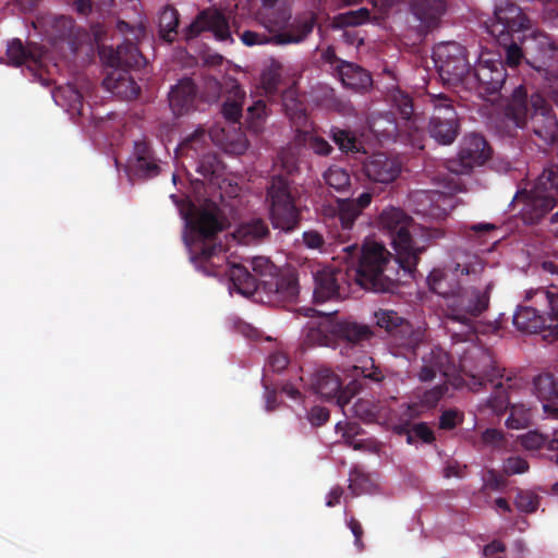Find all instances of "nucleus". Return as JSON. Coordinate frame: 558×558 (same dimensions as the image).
I'll return each instance as SVG.
<instances>
[{
	"label": "nucleus",
	"instance_id": "54",
	"mask_svg": "<svg viewBox=\"0 0 558 558\" xmlns=\"http://www.w3.org/2000/svg\"><path fill=\"white\" fill-rule=\"evenodd\" d=\"M515 507L523 512H534L538 507L537 496L529 492H519L514 500Z\"/></svg>",
	"mask_w": 558,
	"mask_h": 558
},
{
	"label": "nucleus",
	"instance_id": "28",
	"mask_svg": "<svg viewBox=\"0 0 558 558\" xmlns=\"http://www.w3.org/2000/svg\"><path fill=\"white\" fill-rule=\"evenodd\" d=\"M411 11L421 25L429 31L439 26L447 11V2L446 0H413Z\"/></svg>",
	"mask_w": 558,
	"mask_h": 558
},
{
	"label": "nucleus",
	"instance_id": "39",
	"mask_svg": "<svg viewBox=\"0 0 558 558\" xmlns=\"http://www.w3.org/2000/svg\"><path fill=\"white\" fill-rule=\"evenodd\" d=\"M333 336V323L324 320L317 325L308 326L305 340L310 344L329 345Z\"/></svg>",
	"mask_w": 558,
	"mask_h": 558
},
{
	"label": "nucleus",
	"instance_id": "63",
	"mask_svg": "<svg viewBox=\"0 0 558 558\" xmlns=\"http://www.w3.org/2000/svg\"><path fill=\"white\" fill-rule=\"evenodd\" d=\"M302 238L305 246L308 248L322 250L325 245V239L323 234L316 230L304 231Z\"/></svg>",
	"mask_w": 558,
	"mask_h": 558
},
{
	"label": "nucleus",
	"instance_id": "4",
	"mask_svg": "<svg viewBox=\"0 0 558 558\" xmlns=\"http://www.w3.org/2000/svg\"><path fill=\"white\" fill-rule=\"evenodd\" d=\"M477 283L478 286L470 283L459 288L444 304L445 318L447 322L460 324L465 337L477 332V319L488 310L494 289L492 280H482Z\"/></svg>",
	"mask_w": 558,
	"mask_h": 558
},
{
	"label": "nucleus",
	"instance_id": "31",
	"mask_svg": "<svg viewBox=\"0 0 558 558\" xmlns=\"http://www.w3.org/2000/svg\"><path fill=\"white\" fill-rule=\"evenodd\" d=\"M527 112V92L523 85H519L511 93L509 102L505 108V118L512 123L515 130L525 125Z\"/></svg>",
	"mask_w": 558,
	"mask_h": 558
},
{
	"label": "nucleus",
	"instance_id": "12",
	"mask_svg": "<svg viewBox=\"0 0 558 558\" xmlns=\"http://www.w3.org/2000/svg\"><path fill=\"white\" fill-rule=\"evenodd\" d=\"M359 267L350 269L347 265L342 267H323L314 274V292L313 298L316 303H324L330 300L342 299L349 294L350 277L363 288L356 280L355 270Z\"/></svg>",
	"mask_w": 558,
	"mask_h": 558
},
{
	"label": "nucleus",
	"instance_id": "26",
	"mask_svg": "<svg viewBox=\"0 0 558 558\" xmlns=\"http://www.w3.org/2000/svg\"><path fill=\"white\" fill-rule=\"evenodd\" d=\"M333 336L352 347H363L375 333L368 325L343 319L333 323Z\"/></svg>",
	"mask_w": 558,
	"mask_h": 558
},
{
	"label": "nucleus",
	"instance_id": "51",
	"mask_svg": "<svg viewBox=\"0 0 558 558\" xmlns=\"http://www.w3.org/2000/svg\"><path fill=\"white\" fill-rule=\"evenodd\" d=\"M542 117L545 119V122H546V125L541 129V128H537L535 125V122L536 120L538 119V113L537 111L534 113V116L532 117V121L534 123L533 125V130H534V133L541 137L542 140L544 141H551L555 138L556 136V133H557V124H556V121L553 117L550 116H546L545 117V113L542 112Z\"/></svg>",
	"mask_w": 558,
	"mask_h": 558
},
{
	"label": "nucleus",
	"instance_id": "5",
	"mask_svg": "<svg viewBox=\"0 0 558 558\" xmlns=\"http://www.w3.org/2000/svg\"><path fill=\"white\" fill-rule=\"evenodd\" d=\"M376 326L384 329L387 342L396 356L408 360L414 359L417 349L424 340L425 332L420 327H414L408 319L396 311L379 308L374 313Z\"/></svg>",
	"mask_w": 558,
	"mask_h": 558
},
{
	"label": "nucleus",
	"instance_id": "43",
	"mask_svg": "<svg viewBox=\"0 0 558 558\" xmlns=\"http://www.w3.org/2000/svg\"><path fill=\"white\" fill-rule=\"evenodd\" d=\"M395 430L400 435L405 434L409 444L413 442V434L425 444H432L435 440L434 432L424 422L415 424L412 429H409L407 425H397Z\"/></svg>",
	"mask_w": 558,
	"mask_h": 558
},
{
	"label": "nucleus",
	"instance_id": "38",
	"mask_svg": "<svg viewBox=\"0 0 558 558\" xmlns=\"http://www.w3.org/2000/svg\"><path fill=\"white\" fill-rule=\"evenodd\" d=\"M267 118V105L263 99L254 101L246 109L245 124L253 133L262 132Z\"/></svg>",
	"mask_w": 558,
	"mask_h": 558
},
{
	"label": "nucleus",
	"instance_id": "23",
	"mask_svg": "<svg viewBox=\"0 0 558 558\" xmlns=\"http://www.w3.org/2000/svg\"><path fill=\"white\" fill-rule=\"evenodd\" d=\"M197 86L192 78H183L169 93V106L174 116L181 117L195 109Z\"/></svg>",
	"mask_w": 558,
	"mask_h": 558
},
{
	"label": "nucleus",
	"instance_id": "58",
	"mask_svg": "<svg viewBox=\"0 0 558 558\" xmlns=\"http://www.w3.org/2000/svg\"><path fill=\"white\" fill-rule=\"evenodd\" d=\"M529 470V463L521 457H510L504 463V471L508 475L522 474Z\"/></svg>",
	"mask_w": 558,
	"mask_h": 558
},
{
	"label": "nucleus",
	"instance_id": "56",
	"mask_svg": "<svg viewBox=\"0 0 558 558\" xmlns=\"http://www.w3.org/2000/svg\"><path fill=\"white\" fill-rule=\"evenodd\" d=\"M414 199L423 204L418 209L423 215L435 216V191H421L414 194Z\"/></svg>",
	"mask_w": 558,
	"mask_h": 558
},
{
	"label": "nucleus",
	"instance_id": "16",
	"mask_svg": "<svg viewBox=\"0 0 558 558\" xmlns=\"http://www.w3.org/2000/svg\"><path fill=\"white\" fill-rule=\"evenodd\" d=\"M204 32H210L220 41L232 40L229 19L217 8H207L198 12L192 23L185 28L186 40L198 37Z\"/></svg>",
	"mask_w": 558,
	"mask_h": 558
},
{
	"label": "nucleus",
	"instance_id": "2",
	"mask_svg": "<svg viewBox=\"0 0 558 558\" xmlns=\"http://www.w3.org/2000/svg\"><path fill=\"white\" fill-rule=\"evenodd\" d=\"M217 207L204 208L191 205L184 215L189 234L184 240L195 266L208 276L228 275L233 286L242 294H251L258 287V279L241 264L225 263L223 247L216 242L222 230Z\"/></svg>",
	"mask_w": 558,
	"mask_h": 558
},
{
	"label": "nucleus",
	"instance_id": "64",
	"mask_svg": "<svg viewBox=\"0 0 558 558\" xmlns=\"http://www.w3.org/2000/svg\"><path fill=\"white\" fill-rule=\"evenodd\" d=\"M347 525L354 536V546L356 547L357 551H363L365 545L362 541V537L364 535L362 524L355 518L352 517L348 520Z\"/></svg>",
	"mask_w": 558,
	"mask_h": 558
},
{
	"label": "nucleus",
	"instance_id": "10",
	"mask_svg": "<svg viewBox=\"0 0 558 558\" xmlns=\"http://www.w3.org/2000/svg\"><path fill=\"white\" fill-rule=\"evenodd\" d=\"M434 60L445 84L466 87L471 65L464 46L456 41L441 43L434 49Z\"/></svg>",
	"mask_w": 558,
	"mask_h": 558
},
{
	"label": "nucleus",
	"instance_id": "33",
	"mask_svg": "<svg viewBox=\"0 0 558 558\" xmlns=\"http://www.w3.org/2000/svg\"><path fill=\"white\" fill-rule=\"evenodd\" d=\"M498 45L504 49L505 66L517 68L525 59L522 45L526 40L525 34L517 35H501L495 37Z\"/></svg>",
	"mask_w": 558,
	"mask_h": 558
},
{
	"label": "nucleus",
	"instance_id": "11",
	"mask_svg": "<svg viewBox=\"0 0 558 558\" xmlns=\"http://www.w3.org/2000/svg\"><path fill=\"white\" fill-rule=\"evenodd\" d=\"M428 102L433 107L428 132L439 144L453 143L459 134V120L453 100L445 94H428Z\"/></svg>",
	"mask_w": 558,
	"mask_h": 558
},
{
	"label": "nucleus",
	"instance_id": "40",
	"mask_svg": "<svg viewBox=\"0 0 558 558\" xmlns=\"http://www.w3.org/2000/svg\"><path fill=\"white\" fill-rule=\"evenodd\" d=\"M349 481V488L355 496L372 493L375 488V482L373 477L365 473L364 470L360 466H354L351 470Z\"/></svg>",
	"mask_w": 558,
	"mask_h": 558
},
{
	"label": "nucleus",
	"instance_id": "24",
	"mask_svg": "<svg viewBox=\"0 0 558 558\" xmlns=\"http://www.w3.org/2000/svg\"><path fill=\"white\" fill-rule=\"evenodd\" d=\"M317 24V15L313 11H305L296 14L293 21L289 22L286 34H278L276 41L281 45L300 44L304 41L312 33Z\"/></svg>",
	"mask_w": 558,
	"mask_h": 558
},
{
	"label": "nucleus",
	"instance_id": "41",
	"mask_svg": "<svg viewBox=\"0 0 558 558\" xmlns=\"http://www.w3.org/2000/svg\"><path fill=\"white\" fill-rule=\"evenodd\" d=\"M276 166L280 169L278 174H281L288 180H291L290 178L300 171L298 155L290 148L282 149L278 154Z\"/></svg>",
	"mask_w": 558,
	"mask_h": 558
},
{
	"label": "nucleus",
	"instance_id": "13",
	"mask_svg": "<svg viewBox=\"0 0 558 558\" xmlns=\"http://www.w3.org/2000/svg\"><path fill=\"white\" fill-rule=\"evenodd\" d=\"M206 89L213 99L223 97L220 112L225 120L232 124H241L246 93L238 80L231 76H225L222 81L208 78Z\"/></svg>",
	"mask_w": 558,
	"mask_h": 558
},
{
	"label": "nucleus",
	"instance_id": "19",
	"mask_svg": "<svg viewBox=\"0 0 558 558\" xmlns=\"http://www.w3.org/2000/svg\"><path fill=\"white\" fill-rule=\"evenodd\" d=\"M264 291L280 302H294L300 293L298 275L294 269H282L270 279H263Z\"/></svg>",
	"mask_w": 558,
	"mask_h": 558
},
{
	"label": "nucleus",
	"instance_id": "61",
	"mask_svg": "<svg viewBox=\"0 0 558 558\" xmlns=\"http://www.w3.org/2000/svg\"><path fill=\"white\" fill-rule=\"evenodd\" d=\"M329 417L330 412L324 407L315 405L307 412V420L315 427L326 424Z\"/></svg>",
	"mask_w": 558,
	"mask_h": 558
},
{
	"label": "nucleus",
	"instance_id": "15",
	"mask_svg": "<svg viewBox=\"0 0 558 558\" xmlns=\"http://www.w3.org/2000/svg\"><path fill=\"white\" fill-rule=\"evenodd\" d=\"M495 21L488 27L492 36L524 34L531 23L522 9L510 0H499L494 10Z\"/></svg>",
	"mask_w": 558,
	"mask_h": 558
},
{
	"label": "nucleus",
	"instance_id": "14",
	"mask_svg": "<svg viewBox=\"0 0 558 558\" xmlns=\"http://www.w3.org/2000/svg\"><path fill=\"white\" fill-rule=\"evenodd\" d=\"M373 195L369 192L361 193L355 199L337 198L335 203L328 204L323 208V215L330 219L333 226L340 225V236H348L354 226L356 218L362 210L369 206Z\"/></svg>",
	"mask_w": 558,
	"mask_h": 558
},
{
	"label": "nucleus",
	"instance_id": "32",
	"mask_svg": "<svg viewBox=\"0 0 558 558\" xmlns=\"http://www.w3.org/2000/svg\"><path fill=\"white\" fill-rule=\"evenodd\" d=\"M337 71L342 84L348 88L365 89L373 83L371 74L357 64L341 61L337 65Z\"/></svg>",
	"mask_w": 558,
	"mask_h": 558
},
{
	"label": "nucleus",
	"instance_id": "3",
	"mask_svg": "<svg viewBox=\"0 0 558 558\" xmlns=\"http://www.w3.org/2000/svg\"><path fill=\"white\" fill-rule=\"evenodd\" d=\"M118 31L125 36L124 41L116 49L102 46L99 56L107 66L117 71L108 75L104 84L112 93L123 94L129 99H134L140 95V86L126 74L130 69L140 68L145 63V58L138 49L136 41L145 35L143 25L132 26L131 24L119 21Z\"/></svg>",
	"mask_w": 558,
	"mask_h": 558
},
{
	"label": "nucleus",
	"instance_id": "47",
	"mask_svg": "<svg viewBox=\"0 0 558 558\" xmlns=\"http://www.w3.org/2000/svg\"><path fill=\"white\" fill-rule=\"evenodd\" d=\"M531 414L523 405H511L510 414L506 421V425L511 429H521L529 426Z\"/></svg>",
	"mask_w": 558,
	"mask_h": 558
},
{
	"label": "nucleus",
	"instance_id": "34",
	"mask_svg": "<svg viewBox=\"0 0 558 558\" xmlns=\"http://www.w3.org/2000/svg\"><path fill=\"white\" fill-rule=\"evenodd\" d=\"M7 57L9 64L13 66H20L28 61L37 63L41 58V48L33 44L25 47L21 39L14 38L8 44Z\"/></svg>",
	"mask_w": 558,
	"mask_h": 558
},
{
	"label": "nucleus",
	"instance_id": "9",
	"mask_svg": "<svg viewBox=\"0 0 558 558\" xmlns=\"http://www.w3.org/2000/svg\"><path fill=\"white\" fill-rule=\"evenodd\" d=\"M558 202V168L546 169L526 195L522 216L529 223H537Z\"/></svg>",
	"mask_w": 558,
	"mask_h": 558
},
{
	"label": "nucleus",
	"instance_id": "35",
	"mask_svg": "<svg viewBox=\"0 0 558 558\" xmlns=\"http://www.w3.org/2000/svg\"><path fill=\"white\" fill-rule=\"evenodd\" d=\"M268 234L269 229L267 223L258 218L240 226L235 232V238L244 244H250L255 241H260Z\"/></svg>",
	"mask_w": 558,
	"mask_h": 558
},
{
	"label": "nucleus",
	"instance_id": "22",
	"mask_svg": "<svg viewBox=\"0 0 558 558\" xmlns=\"http://www.w3.org/2000/svg\"><path fill=\"white\" fill-rule=\"evenodd\" d=\"M256 19L264 29L272 36L286 34L292 19L291 10L286 5H264L258 10Z\"/></svg>",
	"mask_w": 558,
	"mask_h": 558
},
{
	"label": "nucleus",
	"instance_id": "42",
	"mask_svg": "<svg viewBox=\"0 0 558 558\" xmlns=\"http://www.w3.org/2000/svg\"><path fill=\"white\" fill-rule=\"evenodd\" d=\"M255 277L258 279V284L263 286V279H270L277 276L282 269H279L268 257L256 256L250 262Z\"/></svg>",
	"mask_w": 558,
	"mask_h": 558
},
{
	"label": "nucleus",
	"instance_id": "49",
	"mask_svg": "<svg viewBox=\"0 0 558 558\" xmlns=\"http://www.w3.org/2000/svg\"><path fill=\"white\" fill-rule=\"evenodd\" d=\"M196 171L205 179L213 180L214 178L219 177L220 162L215 155H205L199 160Z\"/></svg>",
	"mask_w": 558,
	"mask_h": 558
},
{
	"label": "nucleus",
	"instance_id": "8",
	"mask_svg": "<svg viewBox=\"0 0 558 558\" xmlns=\"http://www.w3.org/2000/svg\"><path fill=\"white\" fill-rule=\"evenodd\" d=\"M508 77L504 61L495 58L492 52H484L480 56L471 75L466 77L465 89L474 90L480 97L501 95Z\"/></svg>",
	"mask_w": 558,
	"mask_h": 558
},
{
	"label": "nucleus",
	"instance_id": "30",
	"mask_svg": "<svg viewBox=\"0 0 558 558\" xmlns=\"http://www.w3.org/2000/svg\"><path fill=\"white\" fill-rule=\"evenodd\" d=\"M534 296L549 325L550 339L558 340V288H539L534 292Z\"/></svg>",
	"mask_w": 558,
	"mask_h": 558
},
{
	"label": "nucleus",
	"instance_id": "46",
	"mask_svg": "<svg viewBox=\"0 0 558 558\" xmlns=\"http://www.w3.org/2000/svg\"><path fill=\"white\" fill-rule=\"evenodd\" d=\"M240 38L242 43L247 47L253 46H262V45H272L280 46L276 40V36L270 35L265 32H255V31H244L240 34Z\"/></svg>",
	"mask_w": 558,
	"mask_h": 558
},
{
	"label": "nucleus",
	"instance_id": "53",
	"mask_svg": "<svg viewBox=\"0 0 558 558\" xmlns=\"http://www.w3.org/2000/svg\"><path fill=\"white\" fill-rule=\"evenodd\" d=\"M447 391V387L444 385L435 386L434 388L426 390L420 397V403L426 409H432L442 399Z\"/></svg>",
	"mask_w": 558,
	"mask_h": 558
},
{
	"label": "nucleus",
	"instance_id": "25",
	"mask_svg": "<svg viewBox=\"0 0 558 558\" xmlns=\"http://www.w3.org/2000/svg\"><path fill=\"white\" fill-rule=\"evenodd\" d=\"M534 393L543 402L544 412L558 418V378L545 373L536 376L533 381Z\"/></svg>",
	"mask_w": 558,
	"mask_h": 558
},
{
	"label": "nucleus",
	"instance_id": "52",
	"mask_svg": "<svg viewBox=\"0 0 558 558\" xmlns=\"http://www.w3.org/2000/svg\"><path fill=\"white\" fill-rule=\"evenodd\" d=\"M354 371L356 375H362L374 383H380L385 378L381 368L374 364L373 359H368L362 366H355Z\"/></svg>",
	"mask_w": 558,
	"mask_h": 558
},
{
	"label": "nucleus",
	"instance_id": "29",
	"mask_svg": "<svg viewBox=\"0 0 558 558\" xmlns=\"http://www.w3.org/2000/svg\"><path fill=\"white\" fill-rule=\"evenodd\" d=\"M459 156L466 167L481 166L490 157V147L484 136L472 133L464 138Z\"/></svg>",
	"mask_w": 558,
	"mask_h": 558
},
{
	"label": "nucleus",
	"instance_id": "44",
	"mask_svg": "<svg viewBox=\"0 0 558 558\" xmlns=\"http://www.w3.org/2000/svg\"><path fill=\"white\" fill-rule=\"evenodd\" d=\"M329 136L333 141V143L339 147L341 151H357V140L349 130H343L340 128H331L329 132Z\"/></svg>",
	"mask_w": 558,
	"mask_h": 558
},
{
	"label": "nucleus",
	"instance_id": "7",
	"mask_svg": "<svg viewBox=\"0 0 558 558\" xmlns=\"http://www.w3.org/2000/svg\"><path fill=\"white\" fill-rule=\"evenodd\" d=\"M484 264L473 257L464 263H457L450 274L440 269H434L427 277L429 289L442 296L445 303L449 295H454L459 288L470 283L481 282L484 279Z\"/></svg>",
	"mask_w": 558,
	"mask_h": 558
},
{
	"label": "nucleus",
	"instance_id": "57",
	"mask_svg": "<svg viewBox=\"0 0 558 558\" xmlns=\"http://www.w3.org/2000/svg\"><path fill=\"white\" fill-rule=\"evenodd\" d=\"M60 94L69 100L71 109L80 110L82 108L83 96L74 85H66L65 87L60 88L54 96L58 97Z\"/></svg>",
	"mask_w": 558,
	"mask_h": 558
},
{
	"label": "nucleus",
	"instance_id": "55",
	"mask_svg": "<svg viewBox=\"0 0 558 558\" xmlns=\"http://www.w3.org/2000/svg\"><path fill=\"white\" fill-rule=\"evenodd\" d=\"M74 21L72 17L60 15L53 20V28L58 32L56 38L68 39L72 36Z\"/></svg>",
	"mask_w": 558,
	"mask_h": 558
},
{
	"label": "nucleus",
	"instance_id": "62",
	"mask_svg": "<svg viewBox=\"0 0 558 558\" xmlns=\"http://www.w3.org/2000/svg\"><path fill=\"white\" fill-rule=\"evenodd\" d=\"M385 122L384 119H377L375 120L371 129L374 133L384 136L385 138H391L395 137L398 133L397 124L393 121L387 120V126L383 128L381 124Z\"/></svg>",
	"mask_w": 558,
	"mask_h": 558
},
{
	"label": "nucleus",
	"instance_id": "1",
	"mask_svg": "<svg viewBox=\"0 0 558 558\" xmlns=\"http://www.w3.org/2000/svg\"><path fill=\"white\" fill-rule=\"evenodd\" d=\"M378 227L386 232L396 252L392 255L383 244L366 243L343 247V259L359 262L357 282L365 290L396 293L408 279L414 278L420 256L428 246L429 234L414 223L412 217L399 207H387L378 216Z\"/></svg>",
	"mask_w": 558,
	"mask_h": 558
},
{
	"label": "nucleus",
	"instance_id": "59",
	"mask_svg": "<svg viewBox=\"0 0 558 558\" xmlns=\"http://www.w3.org/2000/svg\"><path fill=\"white\" fill-rule=\"evenodd\" d=\"M307 146L318 156H329L333 150L332 146L325 138L317 135L310 136Z\"/></svg>",
	"mask_w": 558,
	"mask_h": 558
},
{
	"label": "nucleus",
	"instance_id": "18",
	"mask_svg": "<svg viewBox=\"0 0 558 558\" xmlns=\"http://www.w3.org/2000/svg\"><path fill=\"white\" fill-rule=\"evenodd\" d=\"M312 387L322 398L336 399L337 404L343 410L356 392L355 381L342 389L339 376L327 367L316 369L312 376Z\"/></svg>",
	"mask_w": 558,
	"mask_h": 558
},
{
	"label": "nucleus",
	"instance_id": "50",
	"mask_svg": "<svg viewBox=\"0 0 558 558\" xmlns=\"http://www.w3.org/2000/svg\"><path fill=\"white\" fill-rule=\"evenodd\" d=\"M520 445L526 450H547V436L538 433L537 430H531L519 437Z\"/></svg>",
	"mask_w": 558,
	"mask_h": 558
},
{
	"label": "nucleus",
	"instance_id": "6",
	"mask_svg": "<svg viewBox=\"0 0 558 558\" xmlns=\"http://www.w3.org/2000/svg\"><path fill=\"white\" fill-rule=\"evenodd\" d=\"M295 192L293 180H288L281 174L274 175L267 187L266 203L271 225L286 233L298 229L301 222Z\"/></svg>",
	"mask_w": 558,
	"mask_h": 558
},
{
	"label": "nucleus",
	"instance_id": "60",
	"mask_svg": "<svg viewBox=\"0 0 558 558\" xmlns=\"http://www.w3.org/2000/svg\"><path fill=\"white\" fill-rule=\"evenodd\" d=\"M179 26V15L177 10L169 8L163 10L160 16V27L166 29L168 33H177Z\"/></svg>",
	"mask_w": 558,
	"mask_h": 558
},
{
	"label": "nucleus",
	"instance_id": "36",
	"mask_svg": "<svg viewBox=\"0 0 558 558\" xmlns=\"http://www.w3.org/2000/svg\"><path fill=\"white\" fill-rule=\"evenodd\" d=\"M325 183L336 192H348L351 187V174L342 167L330 166L323 174Z\"/></svg>",
	"mask_w": 558,
	"mask_h": 558
},
{
	"label": "nucleus",
	"instance_id": "37",
	"mask_svg": "<svg viewBox=\"0 0 558 558\" xmlns=\"http://www.w3.org/2000/svg\"><path fill=\"white\" fill-rule=\"evenodd\" d=\"M446 360L445 354L441 350L433 349L429 356L423 357V365L418 372V379L421 381H430L436 377V374L441 371L444 362Z\"/></svg>",
	"mask_w": 558,
	"mask_h": 558
},
{
	"label": "nucleus",
	"instance_id": "21",
	"mask_svg": "<svg viewBox=\"0 0 558 558\" xmlns=\"http://www.w3.org/2000/svg\"><path fill=\"white\" fill-rule=\"evenodd\" d=\"M131 169L135 175L151 179L160 173L159 160L155 156L149 142L140 140L134 142Z\"/></svg>",
	"mask_w": 558,
	"mask_h": 558
},
{
	"label": "nucleus",
	"instance_id": "45",
	"mask_svg": "<svg viewBox=\"0 0 558 558\" xmlns=\"http://www.w3.org/2000/svg\"><path fill=\"white\" fill-rule=\"evenodd\" d=\"M369 20V11L361 8L354 11L341 13L335 17L336 25L339 27L357 26Z\"/></svg>",
	"mask_w": 558,
	"mask_h": 558
},
{
	"label": "nucleus",
	"instance_id": "17",
	"mask_svg": "<svg viewBox=\"0 0 558 558\" xmlns=\"http://www.w3.org/2000/svg\"><path fill=\"white\" fill-rule=\"evenodd\" d=\"M473 378L478 379V385L486 387L488 384L493 387V393L486 401L487 408H489L495 414H502L510 405L508 390L512 388V378L510 376L504 378L502 371L492 361H488V368L481 372Z\"/></svg>",
	"mask_w": 558,
	"mask_h": 558
},
{
	"label": "nucleus",
	"instance_id": "20",
	"mask_svg": "<svg viewBox=\"0 0 558 558\" xmlns=\"http://www.w3.org/2000/svg\"><path fill=\"white\" fill-rule=\"evenodd\" d=\"M363 171L371 181L388 184L398 178L401 167L396 159L384 153H377L364 161Z\"/></svg>",
	"mask_w": 558,
	"mask_h": 558
},
{
	"label": "nucleus",
	"instance_id": "48",
	"mask_svg": "<svg viewBox=\"0 0 558 558\" xmlns=\"http://www.w3.org/2000/svg\"><path fill=\"white\" fill-rule=\"evenodd\" d=\"M392 101L403 120H411L414 116V105L412 98L404 92L397 89L392 94Z\"/></svg>",
	"mask_w": 558,
	"mask_h": 558
},
{
	"label": "nucleus",
	"instance_id": "27",
	"mask_svg": "<svg viewBox=\"0 0 558 558\" xmlns=\"http://www.w3.org/2000/svg\"><path fill=\"white\" fill-rule=\"evenodd\" d=\"M513 325L520 331L527 333L546 332L544 338H550L549 325L544 317L542 307L518 306V310L513 315Z\"/></svg>",
	"mask_w": 558,
	"mask_h": 558
}]
</instances>
